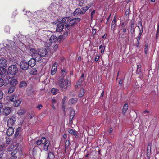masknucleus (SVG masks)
Here are the masks:
<instances>
[{
    "mask_svg": "<svg viewBox=\"0 0 159 159\" xmlns=\"http://www.w3.org/2000/svg\"><path fill=\"white\" fill-rule=\"evenodd\" d=\"M8 70L9 73L11 75H15L18 72L17 68L15 65H11L9 66Z\"/></svg>",
    "mask_w": 159,
    "mask_h": 159,
    "instance_id": "obj_4",
    "label": "nucleus"
},
{
    "mask_svg": "<svg viewBox=\"0 0 159 159\" xmlns=\"http://www.w3.org/2000/svg\"><path fill=\"white\" fill-rule=\"evenodd\" d=\"M128 109V104L127 103H125L123 106L122 110V113L125 114Z\"/></svg>",
    "mask_w": 159,
    "mask_h": 159,
    "instance_id": "obj_31",
    "label": "nucleus"
},
{
    "mask_svg": "<svg viewBox=\"0 0 159 159\" xmlns=\"http://www.w3.org/2000/svg\"><path fill=\"white\" fill-rule=\"evenodd\" d=\"M80 20V19L79 18H75L69 20V26H72L74 25L77 23Z\"/></svg>",
    "mask_w": 159,
    "mask_h": 159,
    "instance_id": "obj_11",
    "label": "nucleus"
},
{
    "mask_svg": "<svg viewBox=\"0 0 159 159\" xmlns=\"http://www.w3.org/2000/svg\"><path fill=\"white\" fill-rule=\"evenodd\" d=\"M83 81H81L80 80L79 81H78L76 84V85H75V87L76 88L79 87L80 86V84Z\"/></svg>",
    "mask_w": 159,
    "mask_h": 159,
    "instance_id": "obj_46",
    "label": "nucleus"
},
{
    "mask_svg": "<svg viewBox=\"0 0 159 159\" xmlns=\"http://www.w3.org/2000/svg\"><path fill=\"white\" fill-rule=\"evenodd\" d=\"M30 53L33 57L38 59L39 58L40 56L38 53V50L37 51L34 48H31L30 50Z\"/></svg>",
    "mask_w": 159,
    "mask_h": 159,
    "instance_id": "obj_7",
    "label": "nucleus"
},
{
    "mask_svg": "<svg viewBox=\"0 0 159 159\" xmlns=\"http://www.w3.org/2000/svg\"><path fill=\"white\" fill-rule=\"evenodd\" d=\"M75 114V111L74 110H72L71 111L70 116H71L74 117Z\"/></svg>",
    "mask_w": 159,
    "mask_h": 159,
    "instance_id": "obj_56",
    "label": "nucleus"
},
{
    "mask_svg": "<svg viewBox=\"0 0 159 159\" xmlns=\"http://www.w3.org/2000/svg\"><path fill=\"white\" fill-rule=\"evenodd\" d=\"M15 42L11 40H8L3 44L5 47L1 49L0 52H1L2 51L5 52V50L11 55L15 54L17 52L18 49V48L15 46Z\"/></svg>",
    "mask_w": 159,
    "mask_h": 159,
    "instance_id": "obj_1",
    "label": "nucleus"
},
{
    "mask_svg": "<svg viewBox=\"0 0 159 159\" xmlns=\"http://www.w3.org/2000/svg\"><path fill=\"white\" fill-rule=\"evenodd\" d=\"M10 139L9 138H6V143L7 144H9L10 143Z\"/></svg>",
    "mask_w": 159,
    "mask_h": 159,
    "instance_id": "obj_55",
    "label": "nucleus"
},
{
    "mask_svg": "<svg viewBox=\"0 0 159 159\" xmlns=\"http://www.w3.org/2000/svg\"><path fill=\"white\" fill-rule=\"evenodd\" d=\"M59 7L58 5L55 4H51L48 8V9H51L52 11H53L56 14L58 13V9L57 8Z\"/></svg>",
    "mask_w": 159,
    "mask_h": 159,
    "instance_id": "obj_10",
    "label": "nucleus"
},
{
    "mask_svg": "<svg viewBox=\"0 0 159 159\" xmlns=\"http://www.w3.org/2000/svg\"><path fill=\"white\" fill-rule=\"evenodd\" d=\"M74 118V116H70V119H69V124H71L72 122V119Z\"/></svg>",
    "mask_w": 159,
    "mask_h": 159,
    "instance_id": "obj_53",
    "label": "nucleus"
},
{
    "mask_svg": "<svg viewBox=\"0 0 159 159\" xmlns=\"http://www.w3.org/2000/svg\"><path fill=\"white\" fill-rule=\"evenodd\" d=\"M88 0H80V1L79 4L80 6H86L87 4Z\"/></svg>",
    "mask_w": 159,
    "mask_h": 159,
    "instance_id": "obj_27",
    "label": "nucleus"
},
{
    "mask_svg": "<svg viewBox=\"0 0 159 159\" xmlns=\"http://www.w3.org/2000/svg\"><path fill=\"white\" fill-rule=\"evenodd\" d=\"M20 133V131L16 129L15 134V136L16 138L17 137Z\"/></svg>",
    "mask_w": 159,
    "mask_h": 159,
    "instance_id": "obj_52",
    "label": "nucleus"
},
{
    "mask_svg": "<svg viewBox=\"0 0 159 159\" xmlns=\"http://www.w3.org/2000/svg\"><path fill=\"white\" fill-rule=\"evenodd\" d=\"M4 84V81L1 78H0V87L2 86Z\"/></svg>",
    "mask_w": 159,
    "mask_h": 159,
    "instance_id": "obj_47",
    "label": "nucleus"
},
{
    "mask_svg": "<svg viewBox=\"0 0 159 159\" xmlns=\"http://www.w3.org/2000/svg\"><path fill=\"white\" fill-rule=\"evenodd\" d=\"M50 144V141L46 139L45 142L43 143V149L45 151H47L48 150V147Z\"/></svg>",
    "mask_w": 159,
    "mask_h": 159,
    "instance_id": "obj_14",
    "label": "nucleus"
},
{
    "mask_svg": "<svg viewBox=\"0 0 159 159\" xmlns=\"http://www.w3.org/2000/svg\"><path fill=\"white\" fill-rule=\"evenodd\" d=\"M20 150L18 148H16L13 152H11V159H16L18 154L21 153Z\"/></svg>",
    "mask_w": 159,
    "mask_h": 159,
    "instance_id": "obj_6",
    "label": "nucleus"
},
{
    "mask_svg": "<svg viewBox=\"0 0 159 159\" xmlns=\"http://www.w3.org/2000/svg\"><path fill=\"white\" fill-rule=\"evenodd\" d=\"M100 58V57L98 55H96L95 58V61H97Z\"/></svg>",
    "mask_w": 159,
    "mask_h": 159,
    "instance_id": "obj_60",
    "label": "nucleus"
},
{
    "mask_svg": "<svg viewBox=\"0 0 159 159\" xmlns=\"http://www.w3.org/2000/svg\"><path fill=\"white\" fill-rule=\"evenodd\" d=\"M20 150L18 148H16L13 152H11V159H16L18 154L21 153Z\"/></svg>",
    "mask_w": 159,
    "mask_h": 159,
    "instance_id": "obj_5",
    "label": "nucleus"
},
{
    "mask_svg": "<svg viewBox=\"0 0 159 159\" xmlns=\"http://www.w3.org/2000/svg\"><path fill=\"white\" fill-rule=\"evenodd\" d=\"M16 120L14 118H10L9 119L7 122V125L8 126L11 127L14 124Z\"/></svg>",
    "mask_w": 159,
    "mask_h": 159,
    "instance_id": "obj_19",
    "label": "nucleus"
},
{
    "mask_svg": "<svg viewBox=\"0 0 159 159\" xmlns=\"http://www.w3.org/2000/svg\"><path fill=\"white\" fill-rule=\"evenodd\" d=\"M91 4L90 3L87 4L85 7H83L81 9V14H84L86 12V11L91 6Z\"/></svg>",
    "mask_w": 159,
    "mask_h": 159,
    "instance_id": "obj_20",
    "label": "nucleus"
},
{
    "mask_svg": "<svg viewBox=\"0 0 159 159\" xmlns=\"http://www.w3.org/2000/svg\"><path fill=\"white\" fill-rule=\"evenodd\" d=\"M84 73H83L81 75V77L80 79V80L81 81H84L83 78H84Z\"/></svg>",
    "mask_w": 159,
    "mask_h": 159,
    "instance_id": "obj_62",
    "label": "nucleus"
},
{
    "mask_svg": "<svg viewBox=\"0 0 159 159\" xmlns=\"http://www.w3.org/2000/svg\"><path fill=\"white\" fill-rule=\"evenodd\" d=\"M48 156L49 159H53L55 157V156L53 153L50 152L48 153Z\"/></svg>",
    "mask_w": 159,
    "mask_h": 159,
    "instance_id": "obj_37",
    "label": "nucleus"
},
{
    "mask_svg": "<svg viewBox=\"0 0 159 159\" xmlns=\"http://www.w3.org/2000/svg\"><path fill=\"white\" fill-rule=\"evenodd\" d=\"M22 36L21 34H19L18 36L16 35V37H15L14 38H13L15 40V42L17 43L18 42L17 40H18L19 42H20L21 43V39H20V37Z\"/></svg>",
    "mask_w": 159,
    "mask_h": 159,
    "instance_id": "obj_28",
    "label": "nucleus"
},
{
    "mask_svg": "<svg viewBox=\"0 0 159 159\" xmlns=\"http://www.w3.org/2000/svg\"><path fill=\"white\" fill-rule=\"evenodd\" d=\"M85 90L84 88H82L79 93L78 97L79 98H81L84 94Z\"/></svg>",
    "mask_w": 159,
    "mask_h": 159,
    "instance_id": "obj_32",
    "label": "nucleus"
},
{
    "mask_svg": "<svg viewBox=\"0 0 159 159\" xmlns=\"http://www.w3.org/2000/svg\"><path fill=\"white\" fill-rule=\"evenodd\" d=\"M95 10L93 11L91 13V18L92 19L93 17V16L95 13Z\"/></svg>",
    "mask_w": 159,
    "mask_h": 159,
    "instance_id": "obj_59",
    "label": "nucleus"
},
{
    "mask_svg": "<svg viewBox=\"0 0 159 159\" xmlns=\"http://www.w3.org/2000/svg\"><path fill=\"white\" fill-rule=\"evenodd\" d=\"M151 150V144L149 143L147 150V155L148 157V159H150V153Z\"/></svg>",
    "mask_w": 159,
    "mask_h": 159,
    "instance_id": "obj_17",
    "label": "nucleus"
},
{
    "mask_svg": "<svg viewBox=\"0 0 159 159\" xmlns=\"http://www.w3.org/2000/svg\"><path fill=\"white\" fill-rule=\"evenodd\" d=\"M67 99V97L66 96H64V98H63L62 99V105H63V110H65V101Z\"/></svg>",
    "mask_w": 159,
    "mask_h": 159,
    "instance_id": "obj_39",
    "label": "nucleus"
},
{
    "mask_svg": "<svg viewBox=\"0 0 159 159\" xmlns=\"http://www.w3.org/2000/svg\"><path fill=\"white\" fill-rule=\"evenodd\" d=\"M36 32H37V34H43L44 33V31L42 30H40L39 29L37 31H36Z\"/></svg>",
    "mask_w": 159,
    "mask_h": 159,
    "instance_id": "obj_49",
    "label": "nucleus"
},
{
    "mask_svg": "<svg viewBox=\"0 0 159 159\" xmlns=\"http://www.w3.org/2000/svg\"><path fill=\"white\" fill-rule=\"evenodd\" d=\"M38 53L39 55V58L38 59V61L40 60L41 57H45L47 54V51L46 49L39 48L38 49Z\"/></svg>",
    "mask_w": 159,
    "mask_h": 159,
    "instance_id": "obj_8",
    "label": "nucleus"
},
{
    "mask_svg": "<svg viewBox=\"0 0 159 159\" xmlns=\"http://www.w3.org/2000/svg\"><path fill=\"white\" fill-rule=\"evenodd\" d=\"M56 30L58 32H61L63 29L64 25L62 23H59L57 24Z\"/></svg>",
    "mask_w": 159,
    "mask_h": 159,
    "instance_id": "obj_21",
    "label": "nucleus"
},
{
    "mask_svg": "<svg viewBox=\"0 0 159 159\" xmlns=\"http://www.w3.org/2000/svg\"><path fill=\"white\" fill-rule=\"evenodd\" d=\"M148 46V43L145 44V48H144V52H145V53L146 54H147V52Z\"/></svg>",
    "mask_w": 159,
    "mask_h": 159,
    "instance_id": "obj_48",
    "label": "nucleus"
},
{
    "mask_svg": "<svg viewBox=\"0 0 159 159\" xmlns=\"http://www.w3.org/2000/svg\"><path fill=\"white\" fill-rule=\"evenodd\" d=\"M4 31L6 32L9 33L10 32V28L8 26H6L5 27L4 29Z\"/></svg>",
    "mask_w": 159,
    "mask_h": 159,
    "instance_id": "obj_43",
    "label": "nucleus"
},
{
    "mask_svg": "<svg viewBox=\"0 0 159 159\" xmlns=\"http://www.w3.org/2000/svg\"><path fill=\"white\" fill-rule=\"evenodd\" d=\"M45 13H46L43 11H37L36 12V13L39 15V16L36 18V19H37V21L41 22L43 20H45V17H44V15Z\"/></svg>",
    "mask_w": 159,
    "mask_h": 159,
    "instance_id": "obj_3",
    "label": "nucleus"
},
{
    "mask_svg": "<svg viewBox=\"0 0 159 159\" xmlns=\"http://www.w3.org/2000/svg\"><path fill=\"white\" fill-rule=\"evenodd\" d=\"M3 96V93L2 92L0 91V99H2Z\"/></svg>",
    "mask_w": 159,
    "mask_h": 159,
    "instance_id": "obj_63",
    "label": "nucleus"
},
{
    "mask_svg": "<svg viewBox=\"0 0 159 159\" xmlns=\"http://www.w3.org/2000/svg\"><path fill=\"white\" fill-rule=\"evenodd\" d=\"M57 84L63 91H65L70 84V81L67 79L65 80L63 77L61 76L57 82Z\"/></svg>",
    "mask_w": 159,
    "mask_h": 159,
    "instance_id": "obj_2",
    "label": "nucleus"
},
{
    "mask_svg": "<svg viewBox=\"0 0 159 159\" xmlns=\"http://www.w3.org/2000/svg\"><path fill=\"white\" fill-rule=\"evenodd\" d=\"M58 40L55 35H53L51 36L49 39V41L51 43L56 42Z\"/></svg>",
    "mask_w": 159,
    "mask_h": 159,
    "instance_id": "obj_24",
    "label": "nucleus"
},
{
    "mask_svg": "<svg viewBox=\"0 0 159 159\" xmlns=\"http://www.w3.org/2000/svg\"><path fill=\"white\" fill-rule=\"evenodd\" d=\"M116 20L115 17L113 21H112L111 25V28H114L115 25H116Z\"/></svg>",
    "mask_w": 159,
    "mask_h": 159,
    "instance_id": "obj_40",
    "label": "nucleus"
},
{
    "mask_svg": "<svg viewBox=\"0 0 159 159\" xmlns=\"http://www.w3.org/2000/svg\"><path fill=\"white\" fill-rule=\"evenodd\" d=\"M16 97L15 95H12L9 97L10 100L12 102H14L16 100Z\"/></svg>",
    "mask_w": 159,
    "mask_h": 159,
    "instance_id": "obj_38",
    "label": "nucleus"
},
{
    "mask_svg": "<svg viewBox=\"0 0 159 159\" xmlns=\"http://www.w3.org/2000/svg\"><path fill=\"white\" fill-rule=\"evenodd\" d=\"M46 139L45 137H42L39 140L37 141L36 143L38 145H39L41 144H43V143L45 142Z\"/></svg>",
    "mask_w": 159,
    "mask_h": 159,
    "instance_id": "obj_26",
    "label": "nucleus"
},
{
    "mask_svg": "<svg viewBox=\"0 0 159 159\" xmlns=\"http://www.w3.org/2000/svg\"><path fill=\"white\" fill-rule=\"evenodd\" d=\"M19 66L21 69L24 70H27L29 66L28 63L25 61H21L19 64Z\"/></svg>",
    "mask_w": 159,
    "mask_h": 159,
    "instance_id": "obj_9",
    "label": "nucleus"
},
{
    "mask_svg": "<svg viewBox=\"0 0 159 159\" xmlns=\"http://www.w3.org/2000/svg\"><path fill=\"white\" fill-rule=\"evenodd\" d=\"M141 36L138 35L136 38V39L137 40V42H138V45L139 44V41L140 39H141Z\"/></svg>",
    "mask_w": 159,
    "mask_h": 159,
    "instance_id": "obj_58",
    "label": "nucleus"
},
{
    "mask_svg": "<svg viewBox=\"0 0 159 159\" xmlns=\"http://www.w3.org/2000/svg\"><path fill=\"white\" fill-rule=\"evenodd\" d=\"M36 70L35 69H33L30 72V73L31 74H36Z\"/></svg>",
    "mask_w": 159,
    "mask_h": 159,
    "instance_id": "obj_50",
    "label": "nucleus"
},
{
    "mask_svg": "<svg viewBox=\"0 0 159 159\" xmlns=\"http://www.w3.org/2000/svg\"><path fill=\"white\" fill-rule=\"evenodd\" d=\"M38 148V147H37V146L34 147L33 148V152H32L33 154L34 155V154H35V153L36 152V151Z\"/></svg>",
    "mask_w": 159,
    "mask_h": 159,
    "instance_id": "obj_51",
    "label": "nucleus"
},
{
    "mask_svg": "<svg viewBox=\"0 0 159 159\" xmlns=\"http://www.w3.org/2000/svg\"><path fill=\"white\" fill-rule=\"evenodd\" d=\"M99 49H101V52L102 53H103L104 51L105 47L101 45L99 46Z\"/></svg>",
    "mask_w": 159,
    "mask_h": 159,
    "instance_id": "obj_44",
    "label": "nucleus"
},
{
    "mask_svg": "<svg viewBox=\"0 0 159 159\" xmlns=\"http://www.w3.org/2000/svg\"><path fill=\"white\" fill-rule=\"evenodd\" d=\"M14 102L13 105L14 106L16 107H18L21 103V101L20 100H17Z\"/></svg>",
    "mask_w": 159,
    "mask_h": 159,
    "instance_id": "obj_35",
    "label": "nucleus"
},
{
    "mask_svg": "<svg viewBox=\"0 0 159 159\" xmlns=\"http://www.w3.org/2000/svg\"><path fill=\"white\" fill-rule=\"evenodd\" d=\"M7 61L5 59L2 58L0 59V67H5L7 65Z\"/></svg>",
    "mask_w": 159,
    "mask_h": 159,
    "instance_id": "obj_18",
    "label": "nucleus"
},
{
    "mask_svg": "<svg viewBox=\"0 0 159 159\" xmlns=\"http://www.w3.org/2000/svg\"><path fill=\"white\" fill-rule=\"evenodd\" d=\"M70 145V142L69 140H67L65 143V150L67 149L68 148L69 146Z\"/></svg>",
    "mask_w": 159,
    "mask_h": 159,
    "instance_id": "obj_45",
    "label": "nucleus"
},
{
    "mask_svg": "<svg viewBox=\"0 0 159 159\" xmlns=\"http://www.w3.org/2000/svg\"><path fill=\"white\" fill-rule=\"evenodd\" d=\"M70 20V19L68 17H65L63 18L62 20V23H66L65 26L66 27H67L68 28V27L69 25H68L67 23L69 22Z\"/></svg>",
    "mask_w": 159,
    "mask_h": 159,
    "instance_id": "obj_23",
    "label": "nucleus"
},
{
    "mask_svg": "<svg viewBox=\"0 0 159 159\" xmlns=\"http://www.w3.org/2000/svg\"><path fill=\"white\" fill-rule=\"evenodd\" d=\"M129 11H130L129 9H128L126 10V11H125V15L126 16H128L129 15Z\"/></svg>",
    "mask_w": 159,
    "mask_h": 159,
    "instance_id": "obj_61",
    "label": "nucleus"
},
{
    "mask_svg": "<svg viewBox=\"0 0 159 159\" xmlns=\"http://www.w3.org/2000/svg\"><path fill=\"white\" fill-rule=\"evenodd\" d=\"M77 100V99L76 98H72L69 101V103L74 104L76 103Z\"/></svg>",
    "mask_w": 159,
    "mask_h": 159,
    "instance_id": "obj_30",
    "label": "nucleus"
},
{
    "mask_svg": "<svg viewBox=\"0 0 159 159\" xmlns=\"http://www.w3.org/2000/svg\"><path fill=\"white\" fill-rule=\"evenodd\" d=\"M29 66L31 67L34 66L36 64V58H32L29 60L28 62Z\"/></svg>",
    "mask_w": 159,
    "mask_h": 159,
    "instance_id": "obj_16",
    "label": "nucleus"
},
{
    "mask_svg": "<svg viewBox=\"0 0 159 159\" xmlns=\"http://www.w3.org/2000/svg\"><path fill=\"white\" fill-rule=\"evenodd\" d=\"M15 88V87L13 86L10 87L8 89V93H12L14 91Z\"/></svg>",
    "mask_w": 159,
    "mask_h": 159,
    "instance_id": "obj_41",
    "label": "nucleus"
},
{
    "mask_svg": "<svg viewBox=\"0 0 159 159\" xmlns=\"http://www.w3.org/2000/svg\"><path fill=\"white\" fill-rule=\"evenodd\" d=\"M6 131V134L8 136L11 135L14 133V129L13 128L11 127H9Z\"/></svg>",
    "mask_w": 159,
    "mask_h": 159,
    "instance_id": "obj_22",
    "label": "nucleus"
},
{
    "mask_svg": "<svg viewBox=\"0 0 159 159\" xmlns=\"http://www.w3.org/2000/svg\"><path fill=\"white\" fill-rule=\"evenodd\" d=\"M51 92L53 95H56L59 92V90L55 88H52L51 90Z\"/></svg>",
    "mask_w": 159,
    "mask_h": 159,
    "instance_id": "obj_36",
    "label": "nucleus"
},
{
    "mask_svg": "<svg viewBox=\"0 0 159 159\" xmlns=\"http://www.w3.org/2000/svg\"><path fill=\"white\" fill-rule=\"evenodd\" d=\"M141 72V69H137L136 73L137 74H139Z\"/></svg>",
    "mask_w": 159,
    "mask_h": 159,
    "instance_id": "obj_64",
    "label": "nucleus"
},
{
    "mask_svg": "<svg viewBox=\"0 0 159 159\" xmlns=\"http://www.w3.org/2000/svg\"><path fill=\"white\" fill-rule=\"evenodd\" d=\"M66 70H62V74L63 76H65L66 74Z\"/></svg>",
    "mask_w": 159,
    "mask_h": 159,
    "instance_id": "obj_57",
    "label": "nucleus"
},
{
    "mask_svg": "<svg viewBox=\"0 0 159 159\" xmlns=\"http://www.w3.org/2000/svg\"><path fill=\"white\" fill-rule=\"evenodd\" d=\"M68 132L71 134H72L75 137L77 136V133L76 131L73 129H69L68 130Z\"/></svg>",
    "mask_w": 159,
    "mask_h": 159,
    "instance_id": "obj_34",
    "label": "nucleus"
},
{
    "mask_svg": "<svg viewBox=\"0 0 159 159\" xmlns=\"http://www.w3.org/2000/svg\"><path fill=\"white\" fill-rule=\"evenodd\" d=\"M67 35L68 33L66 32V33L64 34V35H60L59 36L58 40H59L60 41L61 40H62L65 39L66 37L67 36Z\"/></svg>",
    "mask_w": 159,
    "mask_h": 159,
    "instance_id": "obj_29",
    "label": "nucleus"
},
{
    "mask_svg": "<svg viewBox=\"0 0 159 159\" xmlns=\"http://www.w3.org/2000/svg\"><path fill=\"white\" fill-rule=\"evenodd\" d=\"M11 111V110L10 107L5 108L4 109L3 112L7 115L9 114Z\"/></svg>",
    "mask_w": 159,
    "mask_h": 159,
    "instance_id": "obj_33",
    "label": "nucleus"
},
{
    "mask_svg": "<svg viewBox=\"0 0 159 159\" xmlns=\"http://www.w3.org/2000/svg\"><path fill=\"white\" fill-rule=\"evenodd\" d=\"M57 66L58 63L56 62H55L52 65L51 70V74L52 75H54L56 73L57 70Z\"/></svg>",
    "mask_w": 159,
    "mask_h": 159,
    "instance_id": "obj_12",
    "label": "nucleus"
},
{
    "mask_svg": "<svg viewBox=\"0 0 159 159\" xmlns=\"http://www.w3.org/2000/svg\"><path fill=\"white\" fill-rule=\"evenodd\" d=\"M27 85L25 81H23L20 82V87L21 88H24Z\"/></svg>",
    "mask_w": 159,
    "mask_h": 159,
    "instance_id": "obj_42",
    "label": "nucleus"
},
{
    "mask_svg": "<svg viewBox=\"0 0 159 159\" xmlns=\"http://www.w3.org/2000/svg\"><path fill=\"white\" fill-rule=\"evenodd\" d=\"M8 81L9 82L11 85L15 87L18 83L17 80L14 78H12L10 80H9Z\"/></svg>",
    "mask_w": 159,
    "mask_h": 159,
    "instance_id": "obj_15",
    "label": "nucleus"
},
{
    "mask_svg": "<svg viewBox=\"0 0 159 159\" xmlns=\"http://www.w3.org/2000/svg\"><path fill=\"white\" fill-rule=\"evenodd\" d=\"M7 74V71L6 69L3 68H0V78L4 77Z\"/></svg>",
    "mask_w": 159,
    "mask_h": 159,
    "instance_id": "obj_13",
    "label": "nucleus"
},
{
    "mask_svg": "<svg viewBox=\"0 0 159 159\" xmlns=\"http://www.w3.org/2000/svg\"><path fill=\"white\" fill-rule=\"evenodd\" d=\"M76 0H70L68 2H67V4L68 5V4H69V2H70L71 3V4L73 5L74 4V3H76L75 2Z\"/></svg>",
    "mask_w": 159,
    "mask_h": 159,
    "instance_id": "obj_54",
    "label": "nucleus"
},
{
    "mask_svg": "<svg viewBox=\"0 0 159 159\" xmlns=\"http://www.w3.org/2000/svg\"><path fill=\"white\" fill-rule=\"evenodd\" d=\"M81 14V9L79 8H77L74 13V15L75 16H77L78 15Z\"/></svg>",
    "mask_w": 159,
    "mask_h": 159,
    "instance_id": "obj_25",
    "label": "nucleus"
}]
</instances>
